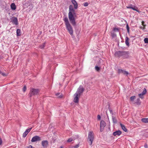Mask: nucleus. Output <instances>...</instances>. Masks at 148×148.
<instances>
[{"label":"nucleus","mask_w":148,"mask_h":148,"mask_svg":"<svg viewBox=\"0 0 148 148\" xmlns=\"http://www.w3.org/2000/svg\"><path fill=\"white\" fill-rule=\"evenodd\" d=\"M135 99V96H132L130 97V100L132 101H133L134 99Z\"/></svg>","instance_id":"393cba45"},{"label":"nucleus","mask_w":148,"mask_h":148,"mask_svg":"<svg viewBox=\"0 0 148 148\" xmlns=\"http://www.w3.org/2000/svg\"><path fill=\"white\" fill-rule=\"evenodd\" d=\"M26 148H34L32 146L30 145L26 147Z\"/></svg>","instance_id":"58836bf2"},{"label":"nucleus","mask_w":148,"mask_h":148,"mask_svg":"<svg viewBox=\"0 0 148 148\" xmlns=\"http://www.w3.org/2000/svg\"><path fill=\"white\" fill-rule=\"evenodd\" d=\"M108 110H109V112H110V113L111 114H113V113L112 111V110L110 108H109Z\"/></svg>","instance_id":"f704fd0d"},{"label":"nucleus","mask_w":148,"mask_h":148,"mask_svg":"<svg viewBox=\"0 0 148 148\" xmlns=\"http://www.w3.org/2000/svg\"><path fill=\"white\" fill-rule=\"evenodd\" d=\"M48 144V142L47 140H44L42 142V145L44 147H46Z\"/></svg>","instance_id":"4468645a"},{"label":"nucleus","mask_w":148,"mask_h":148,"mask_svg":"<svg viewBox=\"0 0 148 148\" xmlns=\"http://www.w3.org/2000/svg\"><path fill=\"white\" fill-rule=\"evenodd\" d=\"M56 95L58 96L59 98H61L62 97V95L60 93H57L56 94Z\"/></svg>","instance_id":"4be33fe9"},{"label":"nucleus","mask_w":148,"mask_h":148,"mask_svg":"<svg viewBox=\"0 0 148 148\" xmlns=\"http://www.w3.org/2000/svg\"><path fill=\"white\" fill-rule=\"evenodd\" d=\"M111 35L113 37H114L115 36H116V34L113 33H111Z\"/></svg>","instance_id":"4c0bfd02"},{"label":"nucleus","mask_w":148,"mask_h":148,"mask_svg":"<svg viewBox=\"0 0 148 148\" xmlns=\"http://www.w3.org/2000/svg\"><path fill=\"white\" fill-rule=\"evenodd\" d=\"M115 56L117 57L123 56L124 57H126L128 56V53L126 51H118L115 52Z\"/></svg>","instance_id":"7ed1b4c3"},{"label":"nucleus","mask_w":148,"mask_h":148,"mask_svg":"<svg viewBox=\"0 0 148 148\" xmlns=\"http://www.w3.org/2000/svg\"><path fill=\"white\" fill-rule=\"evenodd\" d=\"M73 140V139H72L71 138H69L68 140H67V142H71Z\"/></svg>","instance_id":"72a5a7b5"},{"label":"nucleus","mask_w":148,"mask_h":148,"mask_svg":"<svg viewBox=\"0 0 148 148\" xmlns=\"http://www.w3.org/2000/svg\"><path fill=\"white\" fill-rule=\"evenodd\" d=\"M40 91V90L39 89L31 88L30 89L29 95L31 97L33 95H37L38 94Z\"/></svg>","instance_id":"20e7f679"},{"label":"nucleus","mask_w":148,"mask_h":148,"mask_svg":"<svg viewBox=\"0 0 148 148\" xmlns=\"http://www.w3.org/2000/svg\"><path fill=\"white\" fill-rule=\"evenodd\" d=\"M126 7L127 8L131 9L134 10L138 12L139 13L140 12L138 10V8L137 7L133 5H131L129 6H127Z\"/></svg>","instance_id":"6e6552de"},{"label":"nucleus","mask_w":148,"mask_h":148,"mask_svg":"<svg viewBox=\"0 0 148 148\" xmlns=\"http://www.w3.org/2000/svg\"><path fill=\"white\" fill-rule=\"evenodd\" d=\"M88 5V3L87 2H85L83 4L84 6L85 7L87 6Z\"/></svg>","instance_id":"c756f323"},{"label":"nucleus","mask_w":148,"mask_h":148,"mask_svg":"<svg viewBox=\"0 0 148 148\" xmlns=\"http://www.w3.org/2000/svg\"><path fill=\"white\" fill-rule=\"evenodd\" d=\"M118 72L119 73H122L124 75H126L129 74V73L127 71L121 69H119Z\"/></svg>","instance_id":"9d476101"},{"label":"nucleus","mask_w":148,"mask_h":148,"mask_svg":"<svg viewBox=\"0 0 148 148\" xmlns=\"http://www.w3.org/2000/svg\"><path fill=\"white\" fill-rule=\"evenodd\" d=\"M0 74H1V75H2L3 76H6L7 75L6 74H5V73H4L3 72H1V71L0 72Z\"/></svg>","instance_id":"a878e982"},{"label":"nucleus","mask_w":148,"mask_h":148,"mask_svg":"<svg viewBox=\"0 0 148 148\" xmlns=\"http://www.w3.org/2000/svg\"><path fill=\"white\" fill-rule=\"evenodd\" d=\"M142 25L144 26V28H145V25H144V22L143 21L142 22Z\"/></svg>","instance_id":"a19ab883"},{"label":"nucleus","mask_w":148,"mask_h":148,"mask_svg":"<svg viewBox=\"0 0 148 148\" xmlns=\"http://www.w3.org/2000/svg\"><path fill=\"white\" fill-rule=\"evenodd\" d=\"M126 28L128 33L129 32L130 28L128 24L126 25Z\"/></svg>","instance_id":"c85d7f7f"},{"label":"nucleus","mask_w":148,"mask_h":148,"mask_svg":"<svg viewBox=\"0 0 148 148\" xmlns=\"http://www.w3.org/2000/svg\"><path fill=\"white\" fill-rule=\"evenodd\" d=\"M112 120L114 123H116L117 122L116 119L114 117H112Z\"/></svg>","instance_id":"5701e85b"},{"label":"nucleus","mask_w":148,"mask_h":148,"mask_svg":"<svg viewBox=\"0 0 148 148\" xmlns=\"http://www.w3.org/2000/svg\"><path fill=\"white\" fill-rule=\"evenodd\" d=\"M129 38L127 37H126L125 39V43L127 46H129Z\"/></svg>","instance_id":"dca6fc26"},{"label":"nucleus","mask_w":148,"mask_h":148,"mask_svg":"<svg viewBox=\"0 0 148 148\" xmlns=\"http://www.w3.org/2000/svg\"><path fill=\"white\" fill-rule=\"evenodd\" d=\"M146 91L145 90H145H143V92L141 93L143 94V95H144L146 93Z\"/></svg>","instance_id":"e433bc0d"},{"label":"nucleus","mask_w":148,"mask_h":148,"mask_svg":"<svg viewBox=\"0 0 148 148\" xmlns=\"http://www.w3.org/2000/svg\"><path fill=\"white\" fill-rule=\"evenodd\" d=\"M88 138L90 142V145H91L94 138V134L92 132H90L88 133Z\"/></svg>","instance_id":"39448f33"},{"label":"nucleus","mask_w":148,"mask_h":148,"mask_svg":"<svg viewBox=\"0 0 148 148\" xmlns=\"http://www.w3.org/2000/svg\"><path fill=\"white\" fill-rule=\"evenodd\" d=\"M121 134V132L120 130H118L114 132L113 133V134L114 136H119Z\"/></svg>","instance_id":"2eb2a0df"},{"label":"nucleus","mask_w":148,"mask_h":148,"mask_svg":"<svg viewBox=\"0 0 148 148\" xmlns=\"http://www.w3.org/2000/svg\"><path fill=\"white\" fill-rule=\"evenodd\" d=\"M79 145L77 144L75 145L72 146V148H77L79 147Z\"/></svg>","instance_id":"bb28decb"},{"label":"nucleus","mask_w":148,"mask_h":148,"mask_svg":"<svg viewBox=\"0 0 148 148\" xmlns=\"http://www.w3.org/2000/svg\"><path fill=\"white\" fill-rule=\"evenodd\" d=\"M97 118L99 119H100L101 118L100 116L99 115H98Z\"/></svg>","instance_id":"37998d69"},{"label":"nucleus","mask_w":148,"mask_h":148,"mask_svg":"<svg viewBox=\"0 0 148 148\" xmlns=\"http://www.w3.org/2000/svg\"><path fill=\"white\" fill-rule=\"evenodd\" d=\"M74 102L75 103H77L78 102L79 97L80 96H79V95H78L77 93H75L74 95Z\"/></svg>","instance_id":"1a4fd4ad"},{"label":"nucleus","mask_w":148,"mask_h":148,"mask_svg":"<svg viewBox=\"0 0 148 148\" xmlns=\"http://www.w3.org/2000/svg\"><path fill=\"white\" fill-rule=\"evenodd\" d=\"M120 125L122 127V129L123 131L125 132L127 131V129L126 128L124 125H123L122 124H121Z\"/></svg>","instance_id":"6ab92c4d"},{"label":"nucleus","mask_w":148,"mask_h":148,"mask_svg":"<svg viewBox=\"0 0 148 148\" xmlns=\"http://www.w3.org/2000/svg\"><path fill=\"white\" fill-rule=\"evenodd\" d=\"M144 41L145 43H148V38H146L144 39Z\"/></svg>","instance_id":"b1692460"},{"label":"nucleus","mask_w":148,"mask_h":148,"mask_svg":"<svg viewBox=\"0 0 148 148\" xmlns=\"http://www.w3.org/2000/svg\"><path fill=\"white\" fill-rule=\"evenodd\" d=\"M142 121L144 123L148 122V118H144L142 119Z\"/></svg>","instance_id":"412c9836"},{"label":"nucleus","mask_w":148,"mask_h":148,"mask_svg":"<svg viewBox=\"0 0 148 148\" xmlns=\"http://www.w3.org/2000/svg\"><path fill=\"white\" fill-rule=\"evenodd\" d=\"M2 143V140L0 138V145Z\"/></svg>","instance_id":"79ce46f5"},{"label":"nucleus","mask_w":148,"mask_h":148,"mask_svg":"<svg viewBox=\"0 0 148 148\" xmlns=\"http://www.w3.org/2000/svg\"><path fill=\"white\" fill-rule=\"evenodd\" d=\"M145 148H147V145H145Z\"/></svg>","instance_id":"c03bdc74"},{"label":"nucleus","mask_w":148,"mask_h":148,"mask_svg":"<svg viewBox=\"0 0 148 148\" xmlns=\"http://www.w3.org/2000/svg\"><path fill=\"white\" fill-rule=\"evenodd\" d=\"M75 11L72 5L69 6V12L68 16L70 22L73 25H75L76 23L74 15L75 14Z\"/></svg>","instance_id":"f257e3e1"},{"label":"nucleus","mask_w":148,"mask_h":148,"mask_svg":"<svg viewBox=\"0 0 148 148\" xmlns=\"http://www.w3.org/2000/svg\"><path fill=\"white\" fill-rule=\"evenodd\" d=\"M95 69L97 71H99L100 70V68L99 67L97 66L95 67Z\"/></svg>","instance_id":"cd10ccee"},{"label":"nucleus","mask_w":148,"mask_h":148,"mask_svg":"<svg viewBox=\"0 0 148 148\" xmlns=\"http://www.w3.org/2000/svg\"><path fill=\"white\" fill-rule=\"evenodd\" d=\"M16 34L17 36H20L21 35V30L18 29L16 31Z\"/></svg>","instance_id":"aec40b11"},{"label":"nucleus","mask_w":148,"mask_h":148,"mask_svg":"<svg viewBox=\"0 0 148 148\" xmlns=\"http://www.w3.org/2000/svg\"><path fill=\"white\" fill-rule=\"evenodd\" d=\"M12 21L14 24L16 25L18 24V20L16 17H13L12 19Z\"/></svg>","instance_id":"f8f14e48"},{"label":"nucleus","mask_w":148,"mask_h":148,"mask_svg":"<svg viewBox=\"0 0 148 148\" xmlns=\"http://www.w3.org/2000/svg\"><path fill=\"white\" fill-rule=\"evenodd\" d=\"M26 86H24L23 89V91L24 92H25L26 91Z\"/></svg>","instance_id":"c9c22d12"},{"label":"nucleus","mask_w":148,"mask_h":148,"mask_svg":"<svg viewBox=\"0 0 148 148\" xmlns=\"http://www.w3.org/2000/svg\"><path fill=\"white\" fill-rule=\"evenodd\" d=\"M84 88L82 86H80L78 89L77 90L75 93H77L79 96H80L84 91Z\"/></svg>","instance_id":"423d86ee"},{"label":"nucleus","mask_w":148,"mask_h":148,"mask_svg":"<svg viewBox=\"0 0 148 148\" xmlns=\"http://www.w3.org/2000/svg\"><path fill=\"white\" fill-rule=\"evenodd\" d=\"M63 20L64 21L66 27L71 35L73 34V30L71 25L68 21V18L66 17H64Z\"/></svg>","instance_id":"f03ea898"},{"label":"nucleus","mask_w":148,"mask_h":148,"mask_svg":"<svg viewBox=\"0 0 148 148\" xmlns=\"http://www.w3.org/2000/svg\"><path fill=\"white\" fill-rule=\"evenodd\" d=\"M41 140V138L38 136H35L33 137L31 140L32 142H35L37 141H39Z\"/></svg>","instance_id":"0eeeda50"},{"label":"nucleus","mask_w":148,"mask_h":148,"mask_svg":"<svg viewBox=\"0 0 148 148\" xmlns=\"http://www.w3.org/2000/svg\"><path fill=\"white\" fill-rule=\"evenodd\" d=\"M106 125V123L103 121H101L100 122V127H104Z\"/></svg>","instance_id":"f3484780"},{"label":"nucleus","mask_w":148,"mask_h":148,"mask_svg":"<svg viewBox=\"0 0 148 148\" xmlns=\"http://www.w3.org/2000/svg\"><path fill=\"white\" fill-rule=\"evenodd\" d=\"M11 8L13 10H14L16 9V6L14 3H12L11 5Z\"/></svg>","instance_id":"a211bd4d"},{"label":"nucleus","mask_w":148,"mask_h":148,"mask_svg":"<svg viewBox=\"0 0 148 148\" xmlns=\"http://www.w3.org/2000/svg\"><path fill=\"white\" fill-rule=\"evenodd\" d=\"M139 100H139V99H137V101H139Z\"/></svg>","instance_id":"a18cd8bd"},{"label":"nucleus","mask_w":148,"mask_h":148,"mask_svg":"<svg viewBox=\"0 0 148 148\" xmlns=\"http://www.w3.org/2000/svg\"><path fill=\"white\" fill-rule=\"evenodd\" d=\"M45 43H43L42 44V45L40 46V47L41 49H42L45 47Z\"/></svg>","instance_id":"7c9ffc66"},{"label":"nucleus","mask_w":148,"mask_h":148,"mask_svg":"<svg viewBox=\"0 0 148 148\" xmlns=\"http://www.w3.org/2000/svg\"><path fill=\"white\" fill-rule=\"evenodd\" d=\"M104 127H100V130L101 132H102L103 131Z\"/></svg>","instance_id":"ea45409f"},{"label":"nucleus","mask_w":148,"mask_h":148,"mask_svg":"<svg viewBox=\"0 0 148 148\" xmlns=\"http://www.w3.org/2000/svg\"><path fill=\"white\" fill-rule=\"evenodd\" d=\"M113 30L114 31H116V32H119V29L117 28H114L113 29Z\"/></svg>","instance_id":"473e14b6"},{"label":"nucleus","mask_w":148,"mask_h":148,"mask_svg":"<svg viewBox=\"0 0 148 148\" xmlns=\"http://www.w3.org/2000/svg\"><path fill=\"white\" fill-rule=\"evenodd\" d=\"M138 95H139V97L140 98H141L142 99L143 98V96L144 95L143 94H142V93Z\"/></svg>","instance_id":"2f4dec72"},{"label":"nucleus","mask_w":148,"mask_h":148,"mask_svg":"<svg viewBox=\"0 0 148 148\" xmlns=\"http://www.w3.org/2000/svg\"><path fill=\"white\" fill-rule=\"evenodd\" d=\"M32 129V128H30L29 129H27L23 133V137H25L28 134L30 131Z\"/></svg>","instance_id":"9b49d317"},{"label":"nucleus","mask_w":148,"mask_h":148,"mask_svg":"<svg viewBox=\"0 0 148 148\" xmlns=\"http://www.w3.org/2000/svg\"><path fill=\"white\" fill-rule=\"evenodd\" d=\"M71 2L74 5L75 9H77L78 8V5L76 1L75 0H72Z\"/></svg>","instance_id":"ddd939ff"}]
</instances>
